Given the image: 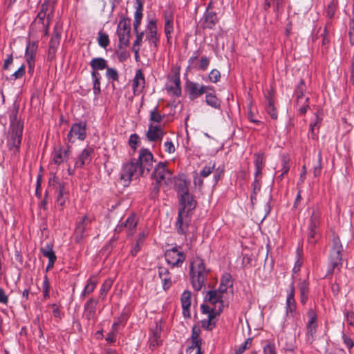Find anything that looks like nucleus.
<instances>
[{
    "instance_id": "f257e3e1",
    "label": "nucleus",
    "mask_w": 354,
    "mask_h": 354,
    "mask_svg": "<svg viewBox=\"0 0 354 354\" xmlns=\"http://www.w3.org/2000/svg\"><path fill=\"white\" fill-rule=\"evenodd\" d=\"M178 198L180 207L176 222V228L178 234H186L192 220L191 212L195 209L196 201L189 192Z\"/></svg>"
},
{
    "instance_id": "f03ea898",
    "label": "nucleus",
    "mask_w": 354,
    "mask_h": 354,
    "mask_svg": "<svg viewBox=\"0 0 354 354\" xmlns=\"http://www.w3.org/2000/svg\"><path fill=\"white\" fill-rule=\"evenodd\" d=\"M209 272L210 269L206 267L203 259L198 256L193 257L189 265V277L195 291H199L205 286Z\"/></svg>"
},
{
    "instance_id": "7ed1b4c3",
    "label": "nucleus",
    "mask_w": 354,
    "mask_h": 354,
    "mask_svg": "<svg viewBox=\"0 0 354 354\" xmlns=\"http://www.w3.org/2000/svg\"><path fill=\"white\" fill-rule=\"evenodd\" d=\"M145 175L138 165L136 158H130L122 165L120 170V180L124 186H128L130 183Z\"/></svg>"
},
{
    "instance_id": "20e7f679",
    "label": "nucleus",
    "mask_w": 354,
    "mask_h": 354,
    "mask_svg": "<svg viewBox=\"0 0 354 354\" xmlns=\"http://www.w3.org/2000/svg\"><path fill=\"white\" fill-rule=\"evenodd\" d=\"M342 252L343 246L339 238L337 236H333L328 256V274H333L335 268L339 270L342 267Z\"/></svg>"
},
{
    "instance_id": "39448f33",
    "label": "nucleus",
    "mask_w": 354,
    "mask_h": 354,
    "mask_svg": "<svg viewBox=\"0 0 354 354\" xmlns=\"http://www.w3.org/2000/svg\"><path fill=\"white\" fill-rule=\"evenodd\" d=\"M24 126L17 125L9 128L6 145L10 151L15 156H19L23 138Z\"/></svg>"
},
{
    "instance_id": "423d86ee",
    "label": "nucleus",
    "mask_w": 354,
    "mask_h": 354,
    "mask_svg": "<svg viewBox=\"0 0 354 354\" xmlns=\"http://www.w3.org/2000/svg\"><path fill=\"white\" fill-rule=\"evenodd\" d=\"M151 178L157 183H164L167 185L172 183L171 173L167 169V163L161 161L156 165Z\"/></svg>"
},
{
    "instance_id": "0eeeda50",
    "label": "nucleus",
    "mask_w": 354,
    "mask_h": 354,
    "mask_svg": "<svg viewBox=\"0 0 354 354\" xmlns=\"http://www.w3.org/2000/svg\"><path fill=\"white\" fill-rule=\"evenodd\" d=\"M146 40L151 50L156 52L159 37L158 36L157 19L149 18L146 26Z\"/></svg>"
},
{
    "instance_id": "6e6552de",
    "label": "nucleus",
    "mask_w": 354,
    "mask_h": 354,
    "mask_svg": "<svg viewBox=\"0 0 354 354\" xmlns=\"http://www.w3.org/2000/svg\"><path fill=\"white\" fill-rule=\"evenodd\" d=\"M185 89L191 100L198 98L207 91H214V88L212 86L200 84L192 81H187L185 83Z\"/></svg>"
},
{
    "instance_id": "1a4fd4ad",
    "label": "nucleus",
    "mask_w": 354,
    "mask_h": 354,
    "mask_svg": "<svg viewBox=\"0 0 354 354\" xmlns=\"http://www.w3.org/2000/svg\"><path fill=\"white\" fill-rule=\"evenodd\" d=\"M173 74L167 76L165 84L168 94L172 97H179L181 95L180 78L179 70H172Z\"/></svg>"
},
{
    "instance_id": "9d476101",
    "label": "nucleus",
    "mask_w": 354,
    "mask_h": 354,
    "mask_svg": "<svg viewBox=\"0 0 354 354\" xmlns=\"http://www.w3.org/2000/svg\"><path fill=\"white\" fill-rule=\"evenodd\" d=\"M153 161V155L149 149L141 148L139 150L138 158L136 159V162L144 174L149 173L152 169Z\"/></svg>"
},
{
    "instance_id": "9b49d317",
    "label": "nucleus",
    "mask_w": 354,
    "mask_h": 354,
    "mask_svg": "<svg viewBox=\"0 0 354 354\" xmlns=\"http://www.w3.org/2000/svg\"><path fill=\"white\" fill-rule=\"evenodd\" d=\"M165 257L167 263L172 267H181L186 259V255L181 248L177 246L167 250Z\"/></svg>"
},
{
    "instance_id": "f8f14e48",
    "label": "nucleus",
    "mask_w": 354,
    "mask_h": 354,
    "mask_svg": "<svg viewBox=\"0 0 354 354\" xmlns=\"http://www.w3.org/2000/svg\"><path fill=\"white\" fill-rule=\"evenodd\" d=\"M86 136V124L85 122H80L72 124L71 129L67 135V139L69 142L74 143L77 140H84Z\"/></svg>"
},
{
    "instance_id": "ddd939ff",
    "label": "nucleus",
    "mask_w": 354,
    "mask_h": 354,
    "mask_svg": "<svg viewBox=\"0 0 354 354\" xmlns=\"http://www.w3.org/2000/svg\"><path fill=\"white\" fill-rule=\"evenodd\" d=\"M38 49L37 41H28L25 50V59L28 66V73H32L34 71L35 66V57Z\"/></svg>"
},
{
    "instance_id": "4468645a",
    "label": "nucleus",
    "mask_w": 354,
    "mask_h": 354,
    "mask_svg": "<svg viewBox=\"0 0 354 354\" xmlns=\"http://www.w3.org/2000/svg\"><path fill=\"white\" fill-rule=\"evenodd\" d=\"M138 225V219L134 214H131L124 221L118 224L115 230V232H120L124 229H126L128 236H132L136 230Z\"/></svg>"
},
{
    "instance_id": "2eb2a0df",
    "label": "nucleus",
    "mask_w": 354,
    "mask_h": 354,
    "mask_svg": "<svg viewBox=\"0 0 354 354\" xmlns=\"http://www.w3.org/2000/svg\"><path fill=\"white\" fill-rule=\"evenodd\" d=\"M295 287L294 283H291L289 288L287 290V297L286 301V315L288 317H294L296 314V301L295 299Z\"/></svg>"
},
{
    "instance_id": "dca6fc26",
    "label": "nucleus",
    "mask_w": 354,
    "mask_h": 354,
    "mask_svg": "<svg viewBox=\"0 0 354 354\" xmlns=\"http://www.w3.org/2000/svg\"><path fill=\"white\" fill-rule=\"evenodd\" d=\"M161 333L162 327L158 322H156L149 332V347L150 349L153 350L161 344Z\"/></svg>"
},
{
    "instance_id": "f3484780",
    "label": "nucleus",
    "mask_w": 354,
    "mask_h": 354,
    "mask_svg": "<svg viewBox=\"0 0 354 354\" xmlns=\"http://www.w3.org/2000/svg\"><path fill=\"white\" fill-rule=\"evenodd\" d=\"M98 301L91 297L84 305V316L88 321H93L94 322L97 320L96 309Z\"/></svg>"
},
{
    "instance_id": "a211bd4d",
    "label": "nucleus",
    "mask_w": 354,
    "mask_h": 354,
    "mask_svg": "<svg viewBox=\"0 0 354 354\" xmlns=\"http://www.w3.org/2000/svg\"><path fill=\"white\" fill-rule=\"evenodd\" d=\"M224 293L220 292L218 289L214 290H209L206 292L205 296V301L211 304L217 308L221 307L223 310L224 306V302L223 300V295Z\"/></svg>"
},
{
    "instance_id": "6ab92c4d",
    "label": "nucleus",
    "mask_w": 354,
    "mask_h": 354,
    "mask_svg": "<svg viewBox=\"0 0 354 354\" xmlns=\"http://www.w3.org/2000/svg\"><path fill=\"white\" fill-rule=\"evenodd\" d=\"M165 131L160 124H153L151 123L149 125L146 136L151 142L161 140L165 136Z\"/></svg>"
},
{
    "instance_id": "aec40b11",
    "label": "nucleus",
    "mask_w": 354,
    "mask_h": 354,
    "mask_svg": "<svg viewBox=\"0 0 354 354\" xmlns=\"http://www.w3.org/2000/svg\"><path fill=\"white\" fill-rule=\"evenodd\" d=\"M93 218L89 216H84L80 221L75 227V239L76 241L80 242L86 235V230L88 225L92 222Z\"/></svg>"
},
{
    "instance_id": "412c9836",
    "label": "nucleus",
    "mask_w": 354,
    "mask_h": 354,
    "mask_svg": "<svg viewBox=\"0 0 354 354\" xmlns=\"http://www.w3.org/2000/svg\"><path fill=\"white\" fill-rule=\"evenodd\" d=\"M61 33L56 28H54L53 35L50 38L48 50V59H54L60 43Z\"/></svg>"
},
{
    "instance_id": "4be33fe9",
    "label": "nucleus",
    "mask_w": 354,
    "mask_h": 354,
    "mask_svg": "<svg viewBox=\"0 0 354 354\" xmlns=\"http://www.w3.org/2000/svg\"><path fill=\"white\" fill-rule=\"evenodd\" d=\"M50 18L44 16L43 14H37L36 18L31 24L30 30L32 33H37L41 28L50 26Z\"/></svg>"
},
{
    "instance_id": "5701e85b",
    "label": "nucleus",
    "mask_w": 354,
    "mask_h": 354,
    "mask_svg": "<svg viewBox=\"0 0 354 354\" xmlns=\"http://www.w3.org/2000/svg\"><path fill=\"white\" fill-rule=\"evenodd\" d=\"M52 182L58 183L59 187L56 202L57 206L62 209L66 201L68 200V192L65 189L64 183H58L56 176H53V178L50 179L49 183H51Z\"/></svg>"
},
{
    "instance_id": "b1692460",
    "label": "nucleus",
    "mask_w": 354,
    "mask_h": 354,
    "mask_svg": "<svg viewBox=\"0 0 354 354\" xmlns=\"http://www.w3.org/2000/svg\"><path fill=\"white\" fill-rule=\"evenodd\" d=\"M93 149L91 147L87 146L82 150L81 153L77 156V159L75 163V167H83L85 165H88L92 160V153Z\"/></svg>"
},
{
    "instance_id": "393cba45",
    "label": "nucleus",
    "mask_w": 354,
    "mask_h": 354,
    "mask_svg": "<svg viewBox=\"0 0 354 354\" xmlns=\"http://www.w3.org/2000/svg\"><path fill=\"white\" fill-rule=\"evenodd\" d=\"M145 85V78L141 69H138L133 79L132 88L134 95L141 93Z\"/></svg>"
},
{
    "instance_id": "a878e982",
    "label": "nucleus",
    "mask_w": 354,
    "mask_h": 354,
    "mask_svg": "<svg viewBox=\"0 0 354 354\" xmlns=\"http://www.w3.org/2000/svg\"><path fill=\"white\" fill-rule=\"evenodd\" d=\"M192 293L189 290H185L181 295L180 302L183 309V316L185 319L191 317L190 306H191Z\"/></svg>"
},
{
    "instance_id": "bb28decb",
    "label": "nucleus",
    "mask_w": 354,
    "mask_h": 354,
    "mask_svg": "<svg viewBox=\"0 0 354 354\" xmlns=\"http://www.w3.org/2000/svg\"><path fill=\"white\" fill-rule=\"evenodd\" d=\"M189 182L183 176L175 178L174 189L177 193L178 197L187 194L189 191Z\"/></svg>"
},
{
    "instance_id": "cd10ccee",
    "label": "nucleus",
    "mask_w": 354,
    "mask_h": 354,
    "mask_svg": "<svg viewBox=\"0 0 354 354\" xmlns=\"http://www.w3.org/2000/svg\"><path fill=\"white\" fill-rule=\"evenodd\" d=\"M158 273L161 279L163 290H167L172 286L171 273L167 268L162 266L158 267Z\"/></svg>"
},
{
    "instance_id": "c85d7f7f",
    "label": "nucleus",
    "mask_w": 354,
    "mask_h": 354,
    "mask_svg": "<svg viewBox=\"0 0 354 354\" xmlns=\"http://www.w3.org/2000/svg\"><path fill=\"white\" fill-rule=\"evenodd\" d=\"M164 32L167 43L171 44V34L174 32V17L171 13H165L164 15Z\"/></svg>"
},
{
    "instance_id": "c756f323",
    "label": "nucleus",
    "mask_w": 354,
    "mask_h": 354,
    "mask_svg": "<svg viewBox=\"0 0 354 354\" xmlns=\"http://www.w3.org/2000/svg\"><path fill=\"white\" fill-rule=\"evenodd\" d=\"M70 150L68 149L59 148L55 149L53 153V162L56 165H61L66 162L69 158Z\"/></svg>"
},
{
    "instance_id": "7c9ffc66",
    "label": "nucleus",
    "mask_w": 354,
    "mask_h": 354,
    "mask_svg": "<svg viewBox=\"0 0 354 354\" xmlns=\"http://www.w3.org/2000/svg\"><path fill=\"white\" fill-rule=\"evenodd\" d=\"M217 22V16L214 12L207 10L203 15V26L204 28L212 29Z\"/></svg>"
},
{
    "instance_id": "2f4dec72",
    "label": "nucleus",
    "mask_w": 354,
    "mask_h": 354,
    "mask_svg": "<svg viewBox=\"0 0 354 354\" xmlns=\"http://www.w3.org/2000/svg\"><path fill=\"white\" fill-rule=\"evenodd\" d=\"M148 235L147 231H142L139 232L135 244L132 246L130 253L133 257L137 255L144 244L145 240Z\"/></svg>"
},
{
    "instance_id": "473e14b6",
    "label": "nucleus",
    "mask_w": 354,
    "mask_h": 354,
    "mask_svg": "<svg viewBox=\"0 0 354 354\" xmlns=\"http://www.w3.org/2000/svg\"><path fill=\"white\" fill-rule=\"evenodd\" d=\"M89 65L91 68V72L99 73V71H102L107 68V61L103 57L93 58Z\"/></svg>"
},
{
    "instance_id": "72a5a7b5",
    "label": "nucleus",
    "mask_w": 354,
    "mask_h": 354,
    "mask_svg": "<svg viewBox=\"0 0 354 354\" xmlns=\"http://www.w3.org/2000/svg\"><path fill=\"white\" fill-rule=\"evenodd\" d=\"M214 91L205 93V102L209 106L220 110L221 109V100L214 94Z\"/></svg>"
},
{
    "instance_id": "f704fd0d",
    "label": "nucleus",
    "mask_w": 354,
    "mask_h": 354,
    "mask_svg": "<svg viewBox=\"0 0 354 354\" xmlns=\"http://www.w3.org/2000/svg\"><path fill=\"white\" fill-rule=\"evenodd\" d=\"M54 11V2L53 0H44L40 6L38 14H43L48 18L53 17Z\"/></svg>"
},
{
    "instance_id": "c9c22d12",
    "label": "nucleus",
    "mask_w": 354,
    "mask_h": 354,
    "mask_svg": "<svg viewBox=\"0 0 354 354\" xmlns=\"http://www.w3.org/2000/svg\"><path fill=\"white\" fill-rule=\"evenodd\" d=\"M97 284V281L95 279V277H89L87 279L86 285L80 294V297L84 298L87 295L92 293L95 290Z\"/></svg>"
},
{
    "instance_id": "e433bc0d",
    "label": "nucleus",
    "mask_w": 354,
    "mask_h": 354,
    "mask_svg": "<svg viewBox=\"0 0 354 354\" xmlns=\"http://www.w3.org/2000/svg\"><path fill=\"white\" fill-rule=\"evenodd\" d=\"M91 76L93 84V91L95 98H97L101 93L100 80L102 76L100 73L91 72Z\"/></svg>"
},
{
    "instance_id": "4c0bfd02",
    "label": "nucleus",
    "mask_w": 354,
    "mask_h": 354,
    "mask_svg": "<svg viewBox=\"0 0 354 354\" xmlns=\"http://www.w3.org/2000/svg\"><path fill=\"white\" fill-rule=\"evenodd\" d=\"M232 277L230 273L225 272L222 275L221 279L218 290L223 293H225L229 288L232 287Z\"/></svg>"
},
{
    "instance_id": "58836bf2",
    "label": "nucleus",
    "mask_w": 354,
    "mask_h": 354,
    "mask_svg": "<svg viewBox=\"0 0 354 354\" xmlns=\"http://www.w3.org/2000/svg\"><path fill=\"white\" fill-rule=\"evenodd\" d=\"M299 290L300 293V302L301 304L305 305L307 302L309 293V284L304 280L299 283Z\"/></svg>"
},
{
    "instance_id": "ea45409f",
    "label": "nucleus",
    "mask_w": 354,
    "mask_h": 354,
    "mask_svg": "<svg viewBox=\"0 0 354 354\" xmlns=\"http://www.w3.org/2000/svg\"><path fill=\"white\" fill-rule=\"evenodd\" d=\"M18 111H19V108L15 106L10 111L9 128L15 127L17 125L24 126V122L20 119L18 118Z\"/></svg>"
},
{
    "instance_id": "a19ab883",
    "label": "nucleus",
    "mask_w": 354,
    "mask_h": 354,
    "mask_svg": "<svg viewBox=\"0 0 354 354\" xmlns=\"http://www.w3.org/2000/svg\"><path fill=\"white\" fill-rule=\"evenodd\" d=\"M320 215L318 212L313 211L310 217L308 230L319 231Z\"/></svg>"
},
{
    "instance_id": "79ce46f5",
    "label": "nucleus",
    "mask_w": 354,
    "mask_h": 354,
    "mask_svg": "<svg viewBox=\"0 0 354 354\" xmlns=\"http://www.w3.org/2000/svg\"><path fill=\"white\" fill-rule=\"evenodd\" d=\"M201 310L202 313L204 315H207V317H209V315L218 316L222 312V309H221V307H210L208 305L204 304L201 306Z\"/></svg>"
},
{
    "instance_id": "37998d69",
    "label": "nucleus",
    "mask_w": 354,
    "mask_h": 354,
    "mask_svg": "<svg viewBox=\"0 0 354 354\" xmlns=\"http://www.w3.org/2000/svg\"><path fill=\"white\" fill-rule=\"evenodd\" d=\"M322 121V118L319 115V113H315L313 119L310 123V131L312 134L313 138L316 136L317 133L315 132V130L316 129H318L319 128Z\"/></svg>"
},
{
    "instance_id": "c03bdc74",
    "label": "nucleus",
    "mask_w": 354,
    "mask_h": 354,
    "mask_svg": "<svg viewBox=\"0 0 354 354\" xmlns=\"http://www.w3.org/2000/svg\"><path fill=\"white\" fill-rule=\"evenodd\" d=\"M217 316L209 315L207 319L201 320V326L207 331H211L216 326V321L214 320Z\"/></svg>"
},
{
    "instance_id": "a18cd8bd",
    "label": "nucleus",
    "mask_w": 354,
    "mask_h": 354,
    "mask_svg": "<svg viewBox=\"0 0 354 354\" xmlns=\"http://www.w3.org/2000/svg\"><path fill=\"white\" fill-rule=\"evenodd\" d=\"M164 118L165 115L159 113L158 106H156L153 109L150 111V122L153 123H158L157 124H159V123L162 122Z\"/></svg>"
},
{
    "instance_id": "49530a36",
    "label": "nucleus",
    "mask_w": 354,
    "mask_h": 354,
    "mask_svg": "<svg viewBox=\"0 0 354 354\" xmlns=\"http://www.w3.org/2000/svg\"><path fill=\"white\" fill-rule=\"evenodd\" d=\"M97 44L103 48H106L110 44V39L108 34L100 30L97 33Z\"/></svg>"
},
{
    "instance_id": "de8ad7c7",
    "label": "nucleus",
    "mask_w": 354,
    "mask_h": 354,
    "mask_svg": "<svg viewBox=\"0 0 354 354\" xmlns=\"http://www.w3.org/2000/svg\"><path fill=\"white\" fill-rule=\"evenodd\" d=\"M41 252L45 257L48 259V261L57 259L56 255L53 250V246L48 243L41 248Z\"/></svg>"
},
{
    "instance_id": "09e8293b",
    "label": "nucleus",
    "mask_w": 354,
    "mask_h": 354,
    "mask_svg": "<svg viewBox=\"0 0 354 354\" xmlns=\"http://www.w3.org/2000/svg\"><path fill=\"white\" fill-rule=\"evenodd\" d=\"M337 8V1L332 0L327 6L325 13L329 19H333Z\"/></svg>"
},
{
    "instance_id": "8fccbe9b",
    "label": "nucleus",
    "mask_w": 354,
    "mask_h": 354,
    "mask_svg": "<svg viewBox=\"0 0 354 354\" xmlns=\"http://www.w3.org/2000/svg\"><path fill=\"white\" fill-rule=\"evenodd\" d=\"M117 34L119 39V46H127L129 43V35L130 32H124L121 30H117Z\"/></svg>"
},
{
    "instance_id": "3c124183",
    "label": "nucleus",
    "mask_w": 354,
    "mask_h": 354,
    "mask_svg": "<svg viewBox=\"0 0 354 354\" xmlns=\"http://www.w3.org/2000/svg\"><path fill=\"white\" fill-rule=\"evenodd\" d=\"M267 113L273 120H277L278 117L277 111L274 106L273 100L271 98L268 99V104L266 107Z\"/></svg>"
},
{
    "instance_id": "603ef678",
    "label": "nucleus",
    "mask_w": 354,
    "mask_h": 354,
    "mask_svg": "<svg viewBox=\"0 0 354 354\" xmlns=\"http://www.w3.org/2000/svg\"><path fill=\"white\" fill-rule=\"evenodd\" d=\"M306 342L312 343L314 340V335L317 332V324H307Z\"/></svg>"
},
{
    "instance_id": "864d4df0",
    "label": "nucleus",
    "mask_w": 354,
    "mask_h": 354,
    "mask_svg": "<svg viewBox=\"0 0 354 354\" xmlns=\"http://www.w3.org/2000/svg\"><path fill=\"white\" fill-rule=\"evenodd\" d=\"M41 288H42V295H43L44 299L46 300L50 297V282H49V279H48L47 275H45L44 277Z\"/></svg>"
},
{
    "instance_id": "5fc2aeb1",
    "label": "nucleus",
    "mask_w": 354,
    "mask_h": 354,
    "mask_svg": "<svg viewBox=\"0 0 354 354\" xmlns=\"http://www.w3.org/2000/svg\"><path fill=\"white\" fill-rule=\"evenodd\" d=\"M192 344L187 347L186 350L187 354H190L194 348H196V351L203 352L201 346L203 344V339H191Z\"/></svg>"
},
{
    "instance_id": "6e6d98bb",
    "label": "nucleus",
    "mask_w": 354,
    "mask_h": 354,
    "mask_svg": "<svg viewBox=\"0 0 354 354\" xmlns=\"http://www.w3.org/2000/svg\"><path fill=\"white\" fill-rule=\"evenodd\" d=\"M135 1H136V6H135L136 11L134 13V19L142 20L144 1L142 0H135Z\"/></svg>"
},
{
    "instance_id": "4d7b16f0",
    "label": "nucleus",
    "mask_w": 354,
    "mask_h": 354,
    "mask_svg": "<svg viewBox=\"0 0 354 354\" xmlns=\"http://www.w3.org/2000/svg\"><path fill=\"white\" fill-rule=\"evenodd\" d=\"M216 164L214 162H209L207 165H206L201 171L200 174L202 177L206 178L209 176L211 173L215 169Z\"/></svg>"
},
{
    "instance_id": "13d9d810",
    "label": "nucleus",
    "mask_w": 354,
    "mask_h": 354,
    "mask_svg": "<svg viewBox=\"0 0 354 354\" xmlns=\"http://www.w3.org/2000/svg\"><path fill=\"white\" fill-rule=\"evenodd\" d=\"M106 70V77L109 81L115 82L118 80L119 75L116 69L107 66Z\"/></svg>"
},
{
    "instance_id": "bf43d9fd",
    "label": "nucleus",
    "mask_w": 354,
    "mask_h": 354,
    "mask_svg": "<svg viewBox=\"0 0 354 354\" xmlns=\"http://www.w3.org/2000/svg\"><path fill=\"white\" fill-rule=\"evenodd\" d=\"M117 30L130 32V20L124 17L122 18L118 23Z\"/></svg>"
},
{
    "instance_id": "052dcab7",
    "label": "nucleus",
    "mask_w": 354,
    "mask_h": 354,
    "mask_svg": "<svg viewBox=\"0 0 354 354\" xmlns=\"http://www.w3.org/2000/svg\"><path fill=\"white\" fill-rule=\"evenodd\" d=\"M160 185V183H157L156 182L151 183L149 192V197L151 199L155 200L158 197Z\"/></svg>"
},
{
    "instance_id": "680f3d73",
    "label": "nucleus",
    "mask_w": 354,
    "mask_h": 354,
    "mask_svg": "<svg viewBox=\"0 0 354 354\" xmlns=\"http://www.w3.org/2000/svg\"><path fill=\"white\" fill-rule=\"evenodd\" d=\"M252 344V339L248 338L245 341L242 343L239 348L235 349L232 354H243L245 351Z\"/></svg>"
},
{
    "instance_id": "e2e57ef3",
    "label": "nucleus",
    "mask_w": 354,
    "mask_h": 354,
    "mask_svg": "<svg viewBox=\"0 0 354 354\" xmlns=\"http://www.w3.org/2000/svg\"><path fill=\"white\" fill-rule=\"evenodd\" d=\"M221 79V73L217 69H212L208 75V81L217 83Z\"/></svg>"
},
{
    "instance_id": "0e129e2a",
    "label": "nucleus",
    "mask_w": 354,
    "mask_h": 354,
    "mask_svg": "<svg viewBox=\"0 0 354 354\" xmlns=\"http://www.w3.org/2000/svg\"><path fill=\"white\" fill-rule=\"evenodd\" d=\"M127 320V317H126L124 315H122L121 316L115 318V321L112 325V330H113L114 332H117V326L119 325L124 326Z\"/></svg>"
},
{
    "instance_id": "69168bd1",
    "label": "nucleus",
    "mask_w": 354,
    "mask_h": 354,
    "mask_svg": "<svg viewBox=\"0 0 354 354\" xmlns=\"http://www.w3.org/2000/svg\"><path fill=\"white\" fill-rule=\"evenodd\" d=\"M140 143V137L136 134L133 133L129 136V145L131 148L133 150H136L138 147Z\"/></svg>"
},
{
    "instance_id": "338daca9",
    "label": "nucleus",
    "mask_w": 354,
    "mask_h": 354,
    "mask_svg": "<svg viewBox=\"0 0 354 354\" xmlns=\"http://www.w3.org/2000/svg\"><path fill=\"white\" fill-rule=\"evenodd\" d=\"M209 62V59L207 57L203 56L200 59L199 64L197 66H196V68L199 71H205L208 68Z\"/></svg>"
},
{
    "instance_id": "774afa93",
    "label": "nucleus",
    "mask_w": 354,
    "mask_h": 354,
    "mask_svg": "<svg viewBox=\"0 0 354 354\" xmlns=\"http://www.w3.org/2000/svg\"><path fill=\"white\" fill-rule=\"evenodd\" d=\"M111 286V283L107 281H104L100 289V297L102 300H104L106 293L109 292Z\"/></svg>"
}]
</instances>
